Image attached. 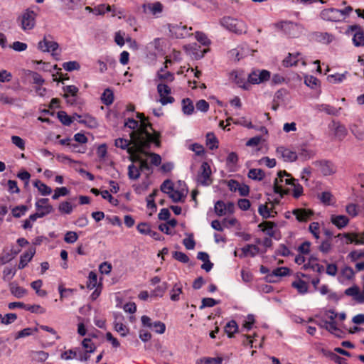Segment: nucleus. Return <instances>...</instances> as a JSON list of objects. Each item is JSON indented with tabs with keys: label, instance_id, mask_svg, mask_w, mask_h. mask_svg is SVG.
<instances>
[{
	"label": "nucleus",
	"instance_id": "obj_1",
	"mask_svg": "<svg viewBox=\"0 0 364 364\" xmlns=\"http://www.w3.org/2000/svg\"><path fill=\"white\" fill-rule=\"evenodd\" d=\"M129 136L139 148L151 147L152 144L157 147L161 146V134L154 129L149 119L140 121L136 130L132 131Z\"/></svg>",
	"mask_w": 364,
	"mask_h": 364
},
{
	"label": "nucleus",
	"instance_id": "obj_2",
	"mask_svg": "<svg viewBox=\"0 0 364 364\" xmlns=\"http://www.w3.org/2000/svg\"><path fill=\"white\" fill-rule=\"evenodd\" d=\"M36 13L31 9H26L16 18L18 26L24 31L28 32L36 26Z\"/></svg>",
	"mask_w": 364,
	"mask_h": 364
},
{
	"label": "nucleus",
	"instance_id": "obj_3",
	"mask_svg": "<svg viewBox=\"0 0 364 364\" xmlns=\"http://www.w3.org/2000/svg\"><path fill=\"white\" fill-rule=\"evenodd\" d=\"M220 24L225 29L239 35L245 33L247 29L245 21L230 16L223 17L220 20Z\"/></svg>",
	"mask_w": 364,
	"mask_h": 364
},
{
	"label": "nucleus",
	"instance_id": "obj_4",
	"mask_svg": "<svg viewBox=\"0 0 364 364\" xmlns=\"http://www.w3.org/2000/svg\"><path fill=\"white\" fill-rule=\"evenodd\" d=\"M271 73L267 70H253L248 75L247 81L250 84H260L270 79Z\"/></svg>",
	"mask_w": 364,
	"mask_h": 364
},
{
	"label": "nucleus",
	"instance_id": "obj_5",
	"mask_svg": "<svg viewBox=\"0 0 364 364\" xmlns=\"http://www.w3.org/2000/svg\"><path fill=\"white\" fill-rule=\"evenodd\" d=\"M211 173V168L208 163L206 161L203 162L197 176L198 182L203 186L210 185L213 182L210 178Z\"/></svg>",
	"mask_w": 364,
	"mask_h": 364
},
{
	"label": "nucleus",
	"instance_id": "obj_6",
	"mask_svg": "<svg viewBox=\"0 0 364 364\" xmlns=\"http://www.w3.org/2000/svg\"><path fill=\"white\" fill-rule=\"evenodd\" d=\"M285 176H290V173H287L286 171H279L277 173V177L274 179L273 189L274 193L280 195V197L282 198L284 195L289 193V190L283 189L282 183L284 181Z\"/></svg>",
	"mask_w": 364,
	"mask_h": 364
},
{
	"label": "nucleus",
	"instance_id": "obj_7",
	"mask_svg": "<svg viewBox=\"0 0 364 364\" xmlns=\"http://www.w3.org/2000/svg\"><path fill=\"white\" fill-rule=\"evenodd\" d=\"M169 30L172 36L176 38H185L191 35L189 31H191L192 28H188L186 25H182L181 23L179 24L170 25Z\"/></svg>",
	"mask_w": 364,
	"mask_h": 364
},
{
	"label": "nucleus",
	"instance_id": "obj_8",
	"mask_svg": "<svg viewBox=\"0 0 364 364\" xmlns=\"http://www.w3.org/2000/svg\"><path fill=\"white\" fill-rule=\"evenodd\" d=\"M35 207L36 212L43 214V218L54 211L53 207L49 203V199L47 198H38L35 203Z\"/></svg>",
	"mask_w": 364,
	"mask_h": 364
},
{
	"label": "nucleus",
	"instance_id": "obj_9",
	"mask_svg": "<svg viewBox=\"0 0 364 364\" xmlns=\"http://www.w3.org/2000/svg\"><path fill=\"white\" fill-rule=\"evenodd\" d=\"M276 153L278 157H281L286 162H293L298 159L297 154L284 146L277 147Z\"/></svg>",
	"mask_w": 364,
	"mask_h": 364
},
{
	"label": "nucleus",
	"instance_id": "obj_10",
	"mask_svg": "<svg viewBox=\"0 0 364 364\" xmlns=\"http://www.w3.org/2000/svg\"><path fill=\"white\" fill-rule=\"evenodd\" d=\"M38 47L43 52L51 51L52 55L55 56L58 55L55 52L58 50L59 45L57 42L48 41L44 37L43 40L38 43Z\"/></svg>",
	"mask_w": 364,
	"mask_h": 364
},
{
	"label": "nucleus",
	"instance_id": "obj_11",
	"mask_svg": "<svg viewBox=\"0 0 364 364\" xmlns=\"http://www.w3.org/2000/svg\"><path fill=\"white\" fill-rule=\"evenodd\" d=\"M301 53L299 52H296L295 53H289L288 56L286 57L283 61L282 65L286 67H292L296 66L299 61L301 62L302 65L305 66L306 65L305 60L302 59L301 58H299V56H301Z\"/></svg>",
	"mask_w": 364,
	"mask_h": 364
},
{
	"label": "nucleus",
	"instance_id": "obj_12",
	"mask_svg": "<svg viewBox=\"0 0 364 364\" xmlns=\"http://www.w3.org/2000/svg\"><path fill=\"white\" fill-rule=\"evenodd\" d=\"M338 9L335 8H329L323 9L321 12V18L325 21H341V14L338 13Z\"/></svg>",
	"mask_w": 364,
	"mask_h": 364
},
{
	"label": "nucleus",
	"instance_id": "obj_13",
	"mask_svg": "<svg viewBox=\"0 0 364 364\" xmlns=\"http://www.w3.org/2000/svg\"><path fill=\"white\" fill-rule=\"evenodd\" d=\"M150 147H141L139 148L137 144L134 143V145L132 146L131 148L128 149V154L130 155L129 159L133 163L139 162L140 164L143 159L139 155V153L144 154V150L148 149Z\"/></svg>",
	"mask_w": 364,
	"mask_h": 364
},
{
	"label": "nucleus",
	"instance_id": "obj_14",
	"mask_svg": "<svg viewBox=\"0 0 364 364\" xmlns=\"http://www.w3.org/2000/svg\"><path fill=\"white\" fill-rule=\"evenodd\" d=\"M292 214L299 222L305 223L314 215V212L310 209L296 208L293 210Z\"/></svg>",
	"mask_w": 364,
	"mask_h": 364
},
{
	"label": "nucleus",
	"instance_id": "obj_15",
	"mask_svg": "<svg viewBox=\"0 0 364 364\" xmlns=\"http://www.w3.org/2000/svg\"><path fill=\"white\" fill-rule=\"evenodd\" d=\"M230 78L240 87L247 90V85L245 77L242 71L232 70L230 73Z\"/></svg>",
	"mask_w": 364,
	"mask_h": 364
},
{
	"label": "nucleus",
	"instance_id": "obj_16",
	"mask_svg": "<svg viewBox=\"0 0 364 364\" xmlns=\"http://www.w3.org/2000/svg\"><path fill=\"white\" fill-rule=\"evenodd\" d=\"M242 254L239 255L240 257H245L250 256L255 257L259 252V248L256 245H247L241 248Z\"/></svg>",
	"mask_w": 364,
	"mask_h": 364
},
{
	"label": "nucleus",
	"instance_id": "obj_17",
	"mask_svg": "<svg viewBox=\"0 0 364 364\" xmlns=\"http://www.w3.org/2000/svg\"><path fill=\"white\" fill-rule=\"evenodd\" d=\"M319 164L320 171L324 176H330L336 172L335 165L329 161H322Z\"/></svg>",
	"mask_w": 364,
	"mask_h": 364
},
{
	"label": "nucleus",
	"instance_id": "obj_18",
	"mask_svg": "<svg viewBox=\"0 0 364 364\" xmlns=\"http://www.w3.org/2000/svg\"><path fill=\"white\" fill-rule=\"evenodd\" d=\"M331 221L334 225H336L339 229L346 227L349 223L348 218L343 215H331Z\"/></svg>",
	"mask_w": 364,
	"mask_h": 364
},
{
	"label": "nucleus",
	"instance_id": "obj_19",
	"mask_svg": "<svg viewBox=\"0 0 364 364\" xmlns=\"http://www.w3.org/2000/svg\"><path fill=\"white\" fill-rule=\"evenodd\" d=\"M258 227L261 228L263 232H265L269 237H274L275 234L274 228L276 223L272 221H264L261 223Z\"/></svg>",
	"mask_w": 364,
	"mask_h": 364
},
{
	"label": "nucleus",
	"instance_id": "obj_20",
	"mask_svg": "<svg viewBox=\"0 0 364 364\" xmlns=\"http://www.w3.org/2000/svg\"><path fill=\"white\" fill-rule=\"evenodd\" d=\"M33 186L43 196H49L52 193V188L38 179L33 182Z\"/></svg>",
	"mask_w": 364,
	"mask_h": 364
},
{
	"label": "nucleus",
	"instance_id": "obj_21",
	"mask_svg": "<svg viewBox=\"0 0 364 364\" xmlns=\"http://www.w3.org/2000/svg\"><path fill=\"white\" fill-rule=\"evenodd\" d=\"M183 286L181 282L174 284L170 291V299L173 301H178L180 299V294L183 292Z\"/></svg>",
	"mask_w": 364,
	"mask_h": 364
},
{
	"label": "nucleus",
	"instance_id": "obj_22",
	"mask_svg": "<svg viewBox=\"0 0 364 364\" xmlns=\"http://www.w3.org/2000/svg\"><path fill=\"white\" fill-rule=\"evenodd\" d=\"M291 287L295 288L300 294H305L308 292V284L302 279H297L292 282Z\"/></svg>",
	"mask_w": 364,
	"mask_h": 364
},
{
	"label": "nucleus",
	"instance_id": "obj_23",
	"mask_svg": "<svg viewBox=\"0 0 364 364\" xmlns=\"http://www.w3.org/2000/svg\"><path fill=\"white\" fill-rule=\"evenodd\" d=\"M114 99L113 91L110 88L105 89L101 96L102 102L106 106H109L113 103Z\"/></svg>",
	"mask_w": 364,
	"mask_h": 364
},
{
	"label": "nucleus",
	"instance_id": "obj_24",
	"mask_svg": "<svg viewBox=\"0 0 364 364\" xmlns=\"http://www.w3.org/2000/svg\"><path fill=\"white\" fill-rule=\"evenodd\" d=\"M225 333L229 338H232L234 334L238 331V325L235 320L228 322L224 328Z\"/></svg>",
	"mask_w": 364,
	"mask_h": 364
},
{
	"label": "nucleus",
	"instance_id": "obj_25",
	"mask_svg": "<svg viewBox=\"0 0 364 364\" xmlns=\"http://www.w3.org/2000/svg\"><path fill=\"white\" fill-rule=\"evenodd\" d=\"M248 177L252 180L262 181L264 176V172L260 168H252L249 171Z\"/></svg>",
	"mask_w": 364,
	"mask_h": 364
},
{
	"label": "nucleus",
	"instance_id": "obj_26",
	"mask_svg": "<svg viewBox=\"0 0 364 364\" xmlns=\"http://www.w3.org/2000/svg\"><path fill=\"white\" fill-rule=\"evenodd\" d=\"M182 111L187 115H190L193 112L194 106L191 99L185 98L182 100Z\"/></svg>",
	"mask_w": 364,
	"mask_h": 364
},
{
	"label": "nucleus",
	"instance_id": "obj_27",
	"mask_svg": "<svg viewBox=\"0 0 364 364\" xmlns=\"http://www.w3.org/2000/svg\"><path fill=\"white\" fill-rule=\"evenodd\" d=\"M134 145V142L131 139L130 140L125 139L123 138H118L115 139L114 145L117 147L121 148L122 149L127 150L128 151V149L131 148L130 145Z\"/></svg>",
	"mask_w": 364,
	"mask_h": 364
},
{
	"label": "nucleus",
	"instance_id": "obj_28",
	"mask_svg": "<svg viewBox=\"0 0 364 364\" xmlns=\"http://www.w3.org/2000/svg\"><path fill=\"white\" fill-rule=\"evenodd\" d=\"M207 146L210 150H214L218 147V140L215 134L212 132L206 134Z\"/></svg>",
	"mask_w": 364,
	"mask_h": 364
},
{
	"label": "nucleus",
	"instance_id": "obj_29",
	"mask_svg": "<svg viewBox=\"0 0 364 364\" xmlns=\"http://www.w3.org/2000/svg\"><path fill=\"white\" fill-rule=\"evenodd\" d=\"M353 43L355 46L360 47L364 46V31H356L353 37Z\"/></svg>",
	"mask_w": 364,
	"mask_h": 364
},
{
	"label": "nucleus",
	"instance_id": "obj_30",
	"mask_svg": "<svg viewBox=\"0 0 364 364\" xmlns=\"http://www.w3.org/2000/svg\"><path fill=\"white\" fill-rule=\"evenodd\" d=\"M33 253L25 252L22 255H21L20 261L18 265V268L19 269H22L26 267L28 263L33 258Z\"/></svg>",
	"mask_w": 364,
	"mask_h": 364
},
{
	"label": "nucleus",
	"instance_id": "obj_31",
	"mask_svg": "<svg viewBox=\"0 0 364 364\" xmlns=\"http://www.w3.org/2000/svg\"><path fill=\"white\" fill-rule=\"evenodd\" d=\"M340 109H341V108H339L338 109L336 107H334L333 106L326 105V104H322L319 106V110L323 111V112H326V114H328L329 115H333V116L338 115Z\"/></svg>",
	"mask_w": 364,
	"mask_h": 364
},
{
	"label": "nucleus",
	"instance_id": "obj_32",
	"mask_svg": "<svg viewBox=\"0 0 364 364\" xmlns=\"http://www.w3.org/2000/svg\"><path fill=\"white\" fill-rule=\"evenodd\" d=\"M147 8L153 15H156L163 11L164 6L161 2L156 1L153 4H149Z\"/></svg>",
	"mask_w": 364,
	"mask_h": 364
},
{
	"label": "nucleus",
	"instance_id": "obj_33",
	"mask_svg": "<svg viewBox=\"0 0 364 364\" xmlns=\"http://www.w3.org/2000/svg\"><path fill=\"white\" fill-rule=\"evenodd\" d=\"M140 169L136 167L134 164L128 166V176L130 179L136 180L140 177Z\"/></svg>",
	"mask_w": 364,
	"mask_h": 364
},
{
	"label": "nucleus",
	"instance_id": "obj_34",
	"mask_svg": "<svg viewBox=\"0 0 364 364\" xmlns=\"http://www.w3.org/2000/svg\"><path fill=\"white\" fill-rule=\"evenodd\" d=\"M345 294L347 296H353L354 300L358 303V298L360 295V289L358 287L354 285L345 290Z\"/></svg>",
	"mask_w": 364,
	"mask_h": 364
},
{
	"label": "nucleus",
	"instance_id": "obj_35",
	"mask_svg": "<svg viewBox=\"0 0 364 364\" xmlns=\"http://www.w3.org/2000/svg\"><path fill=\"white\" fill-rule=\"evenodd\" d=\"M259 214L264 219L274 218V215L270 213V209L267 204H261L258 208Z\"/></svg>",
	"mask_w": 364,
	"mask_h": 364
},
{
	"label": "nucleus",
	"instance_id": "obj_36",
	"mask_svg": "<svg viewBox=\"0 0 364 364\" xmlns=\"http://www.w3.org/2000/svg\"><path fill=\"white\" fill-rule=\"evenodd\" d=\"M226 203L223 200H218L215 204V212L218 216L226 215Z\"/></svg>",
	"mask_w": 364,
	"mask_h": 364
},
{
	"label": "nucleus",
	"instance_id": "obj_37",
	"mask_svg": "<svg viewBox=\"0 0 364 364\" xmlns=\"http://www.w3.org/2000/svg\"><path fill=\"white\" fill-rule=\"evenodd\" d=\"M97 274L95 272L91 271L88 275V279H87V288L89 289H92L97 287Z\"/></svg>",
	"mask_w": 364,
	"mask_h": 364
},
{
	"label": "nucleus",
	"instance_id": "obj_38",
	"mask_svg": "<svg viewBox=\"0 0 364 364\" xmlns=\"http://www.w3.org/2000/svg\"><path fill=\"white\" fill-rule=\"evenodd\" d=\"M26 74L28 75H31L33 79V83L34 84L42 85L45 82V80L39 73L36 72L27 70L26 71Z\"/></svg>",
	"mask_w": 364,
	"mask_h": 364
},
{
	"label": "nucleus",
	"instance_id": "obj_39",
	"mask_svg": "<svg viewBox=\"0 0 364 364\" xmlns=\"http://www.w3.org/2000/svg\"><path fill=\"white\" fill-rule=\"evenodd\" d=\"M73 208L69 201H63L58 205V210L63 214L69 215L73 212Z\"/></svg>",
	"mask_w": 364,
	"mask_h": 364
},
{
	"label": "nucleus",
	"instance_id": "obj_40",
	"mask_svg": "<svg viewBox=\"0 0 364 364\" xmlns=\"http://www.w3.org/2000/svg\"><path fill=\"white\" fill-rule=\"evenodd\" d=\"M58 118L60 122L65 126H70L73 122V119L70 116L68 115L65 111H60L58 112Z\"/></svg>",
	"mask_w": 364,
	"mask_h": 364
},
{
	"label": "nucleus",
	"instance_id": "obj_41",
	"mask_svg": "<svg viewBox=\"0 0 364 364\" xmlns=\"http://www.w3.org/2000/svg\"><path fill=\"white\" fill-rule=\"evenodd\" d=\"M10 290L11 294L17 298H21L26 294V290L18 285H11Z\"/></svg>",
	"mask_w": 364,
	"mask_h": 364
},
{
	"label": "nucleus",
	"instance_id": "obj_42",
	"mask_svg": "<svg viewBox=\"0 0 364 364\" xmlns=\"http://www.w3.org/2000/svg\"><path fill=\"white\" fill-rule=\"evenodd\" d=\"M70 191L66 187H58L54 190V193L52 196L53 200H58L61 196H65L69 194Z\"/></svg>",
	"mask_w": 364,
	"mask_h": 364
},
{
	"label": "nucleus",
	"instance_id": "obj_43",
	"mask_svg": "<svg viewBox=\"0 0 364 364\" xmlns=\"http://www.w3.org/2000/svg\"><path fill=\"white\" fill-rule=\"evenodd\" d=\"M26 310L38 314H43L46 313V309L38 304H26Z\"/></svg>",
	"mask_w": 364,
	"mask_h": 364
},
{
	"label": "nucleus",
	"instance_id": "obj_44",
	"mask_svg": "<svg viewBox=\"0 0 364 364\" xmlns=\"http://www.w3.org/2000/svg\"><path fill=\"white\" fill-rule=\"evenodd\" d=\"M37 331H38L37 328H23V329L21 330L20 331H18L17 333V334L16 335L15 338L18 339L21 338L27 337V336L32 335L34 332H37Z\"/></svg>",
	"mask_w": 364,
	"mask_h": 364
},
{
	"label": "nucleus",
	"instance_id": "obj_45",
	"mask_svg": "<svg viewBox=\"0 0 364 364\" xmlns=\"http://www.w3.org/2000/svg\"><path fill=\"white\" fill-rule=\"evenodd\" d=\"M304 83L311 88H316L320 85V81L316 77L309 75L305 77Z\"/></svg>",
	"mask_w": 364,
	"mask_h": 364
},
{
	"label": "nucleus",
	"instance_id": "obj_46",
	"mask_svg": "<svg viewBox=\"0 0 364 364\" xmlns=\"http://www.w3.org/2000/svg\"><path fill=\"white\" fill-rule=\"evenodd\" d=\"M347 72L343 74L336 73L329 75L328 76V80L331 83H340L346 79V74Z\"/></svg>",
	"mask_w": 364,
	"mask_h": 364
},
{
	"label": "nucleus",
	"instance_id": "obj_47",
	"mask_svg": "<svg viewBox=\"0 0 364 364\" xmlns=\"http://www.w3.org/2000/svg\"><path fill=\"white\" fill-rule=\"evenodd\" d=\"M114 330L120 333V335L123 337L127 335L129 331L128 328L124 325L122 322L114 321Z\"/></svg>",
	"mask_w": 364,
	"mask_h": 364
},
{
	"label": "nucleus",
	"instance_id": "obj_48",
	"mask_svg": "<svg viewBox=\"0 0 364 364\" xmlns=\"http://www.w3.org/2000/svg\"><path fill=\"white\" fill-rule=\"evenodd\" d=\"M276 254L282 257H288L294 254L291 250L284 244H280L276 250Z\"/></svg>",
	"mask_w": 364,
	"mask_h": 364
},
{
	"label": "nucleus",
	"instance_id": "obj_49",
	"mask_svg": "<svg viewBox=\"0 0 364 364\" xmlns=\"http://www.w3.org/2000/svg\"><path fill=\"white\" fill-rule=\"evenodd\" d=\"M27 210V206L24 205L16 206L12 209V215L14 218H18L24 215Z\"/></svg>",
	"mask_w": 364,
	"mask_h": 364
},
{
	"label": "nucleus",
	"instance_id": "obj_50",
	"mask_svg": "<svg viewBox=\"0 0 364 364\" xmlns=\"http://www.w3.org/2000/svg\"><path fill=\"white\" fill-rule=\"evenodd\" d=\"M63 68L69 72L78 70L80 68V64L77 61L65 62L63 64Z\"/></svg>",
	"mask_w": 364,
	"mask_h": 364
},
{
	"label": "nucleus",
	"instance_id": "obj_51",
	"mask_svg": "<svg viewBox=\"0 0 364 364\" xmlns=\"http://www.w3.org/2000/svg\"><path fill=\"white\" fill-rule=\"evenodd\" d=\"M293 187V197L295 198H299L300 196L303 195L304 189L301 184H299L297 181H295L292 185Z\"/></svg>",
	"mask_w": 364,
	"mask_h": 364
},
{
	"label": "nucleus",
	"instance_id": "obj_52",
	"mask_svg": "<svg viewBox=\"0 0 364 364\" xmlns=\"http://www.w3.org/2000/svg\"><path fill=\"white\" fill-rule=\"evenodd\" d=\"M219 301H217L213 298H203L201 301V306H200V309H203L205 307H213L215 305L219 304Z\"/></svg>",
	"mask_w": 364,
	"mask_h": 364
},
{
	"label": "nucleus",
	"instance_id": "obj_53",
	"mask_svg": "<svg viewBox=\"0 0 364 364\" xmlns=\"http://www.w3.org/2000/svg\"><path fill=\"white\" fill-rule=\"evenodd\" d=\"M78 239V235L75 232L68 231L65 233L64 240L68 244H73Z\"/></svg>",
	"mask_w": 364,
	"mask_h": 364
},
{
	"label": "nucleus",
	"instance_id": "obj_54",
	"mask_svg": "<svg viewBox=\"0 0 364 364\" xmlns=\"http://www.w3.org/2000/svg\"><path fill=\"white\" fill-rule=\"evenodd\" d=\"M196 38L203 46H208L210 44V41L208 38L207 36L200 31L196 32Z\"/></svg>",
	"mask_w": 364,
	"mask_h": 364
},
{
	"label": "nucleus",
	"instance_id": "obj_55",
	"mask_svg": "<svg viewBox=\"0 0 364 364\" xmlns=\"http://www.w3.org/2000/svg\"><path fill=\"white\" fill-rule=\"evenodd\" d=\"M319 229H320V225H319V223L317 222H312L310 223V225L309 226V230L310 232L314 235V237L316 239L319 238V233H320Z\"/></svg>",
	"mask_w": 364,
	"mask_h": 364
},
{
	"label": "nucleus",
	"instance_id": "obj_56",
	"mask_svg": "<svg viewBox=\"0 0 364 364\" xmlns=\"http://www.w3.org/2000/svg\"><path fill=\"white\" fill-rule=\"evenodd\" d=\"M171 193L169 192L168 193L169 195V197L172 199V200L175 203L181 201L182 199L185 197L183 192L179 191H175L173 189V191H171Z\"/></svg>",
	"mask_w": 364,
	"mask_h": 364
},
{
	"label": "nucleus",
	"instance_id": "obj_57",
	"mask_svg": "<svg viewBox=\"0 0 364 364\" xmlns=\"http://www.w3.org/2000/svg\"><path fill=\"white\" fill-rule=\"evenodd\" d=\"M289 269L288 267H277L272 272V276L275 277H284L289 274Z\"/></svg>",
	"mask_w": 364,
	"mask_h": 364
},
{
	"label": "nucleus",
	"instance_id": "obj_58",
	"mask_svg": "<svg viewBox=\"0 0 364 364\" xmlns=\"http://www.w3.org/2000/svg\"><path fill=\"white\" fill-rule=\"evenodd\" d=\"M173 257L182 262V263H188L189 262V257L183 252L175 251L173 252Z\"/></svg>",
	"mask_w": 364,
	"mask_h": 364
},
{
	"label": "nucleus",
	"instance_id": "obj_59",
	"mask_svg": "<svg viewBox=\"0 0 364 364\" xmlns=\"http://www.w3.org/2000/svg\"><path fill=\"white\" fill-rule=\"evenodd\" d=\"M168 288V284L166 282H163L160 285L157 286L154 290V294L156 296H163L164 293L166 292Z\"/></svg>",
	"mask_w": 364,
	"mask_h": 364
},
{
	"label": "nucleus",
	"instance_id": "obj_60",
	"mask_svg": "<svg viewBox=\"0 0 364 364\" xmlns=\"http://www.w3.org/2000/svg\"><path fill=\"white\" fill-rule=\"evenodd\" d=\"M65 92L64 97H68L69 95L75 96L78 92V88L75 85H68L63 87Z\"/></svg>",
	"mask_w": 364,
	"mask_h": 364
},
{
	"label": "nucleus",
	"instance_id": "obj_61",
	"mask_svg": "<svg viewBox=\"0 0 364 364\" xmlns=\"http://www.w3.org/2000/svg\"><path fill=\"white\" fill-rule=\"evenodd\" d=\"M151 329L157 333L162 334L166 331V326L163 322L156 321L153 323V327Z\"/></svg>",
	"mask_w": 364,
	"mask_h": 364
},
{
	"label": "nucleus",
	"instance_id": "obj_62",
	"mask_svg": "<svg viewBox=\"0 0 364 364\" xmlns=\"http://www.w3.org/2000/svg\"><path fill=\"white\" fill-rule=\"evenodd\" d=\"M82 345L87 353H92L95 350V346L90 338H85L82 342Z\"/></svg>",
	"mask_w": 364,
	"mask_h": 364
},
{
	"label": "nucleus",
	"instance_id": "obj_63",
	"mask_svg": "<svg viewBox=\"0 0 364 364\" xmlns=\"http://www.w3.org/2000/svg\"><path fill=\"white\" fill-rule=\"evenodd\" d=\"M173 184L171 180L166 179L165 180L162 184L161 185V191L165 193H169L171 191H173Z\"/></svg>",
	"mask_w": 364,
	"mask_h": 364
},
{
	"label": "nucleus",
	"instance_id": "obj_64",
	"mask_svg": "<svg viewBox=\"0 0 364 364\" xmlns=\"http://www.w3.org/2000/svg\"><path fill=\"white\" fill-rule=\"evenodd\" d=\"M157 91L160 97L169 95L171 92V88L166 84H159L157 86Z\"/></svg>",
	"mask_w": 364,
	"mask_h": 364
}]
</instances>
